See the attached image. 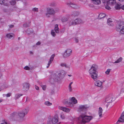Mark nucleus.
Masks as SVG:
<instances>
[{
    "mask_svg": "<svg viewBox=\"0 0 124 124\" xmlns=\"http://www.w3.org/2000/svg\"><path fill=\"white\" fill-rule=\"evenodd\" d=\"M66 74L65 71L62 70L54 74L52 77L50 81L51 82H57L59 80L60 78H63Z\"/></svg>",
    "mask_w": 124,
    "mask_h": 124,
    "instance_id": "1",
    "label": "nucleus"
},
{
    "mask_svg": "<svg viewBox=\"0 0 124 124\" xmlns=\"http://www.w3.org/2000/svg\"><path fill=\"white\" fill-rule=\"evenodd\" d=\"M97 68L98 66L97 65L93 64L89 70V72L91 75V77L95 81L97 80L98 78L96 71Z\"/></svg>",
    "mask_w": 124,
    "mask_h": 124,
    "instance_id": "2",
    "label": "nucleus"
},
{
    "mask_svg": "<svg viewBox=\"0 0 124 124\" xmlns=\"http://www.w3.org/2000/svg\"><path fill=\"white\" fill-rule=\"evenodd\" d=\"M93 118V116H86L85 114H82L79 117L78 119L79 123L84 124L89 122Z\"/></svg>",
    "mask_w": 124,
    "mask_h": 124,
    "instance_id": "3",
    "label": "nucleus"
},
{
    "mask_svg": "<svg viewBox=\"0 0 124 124\" xmlns=\"http://www.w3.org/2000/svg\"><path fill=\"white\" fill-rule=\"evenodd\" d=\"M116 29L118 31H119L121 34L124 35V22L118 21L116 26Z\"/></svg>",
    "mask_w": 124,
    "mask_h": 124,
    "instance_id": "4",
    "label": "nucleus"
},
{
    "mask_svg": "<svg viewBox=\"0 0 124 124\" xmlns=\"http://www.w3.org/2000/svg\"><path fill=\"white\" fill-rule=\"evenodd\" d=\"M59 10V9L57 8H56L55 10H54L52 8H48L47 9V12L51 15H54L56 12L58 11Z\"/></svg>",
    "mask_w": 124,
    "mask_h": 124,
    "instance_id": "5",
    "label": "nucleus"
},
{
    "mask_svg": "<svg viewBox=\"0 0 124 124\" xmlns=\"http://www.w3.org/2000/svg\"><path fill=\"white\" fill-rule=\"evenodd\" d=\"M72 53V50L70 49H68L65 51L63 54V57L67 58Z\"/></svg>",
    "mask_w": 124,
    "mask_h": 124,
    "instance_id": "6",
    "label": "nucleus"
},
{
    "mask_svg": "<svg viewBox=\"0 0 124 124\" xmlns=\"http://www.w3.org/2000/svg\"><path fill=\"white\" fill-rule=\"evenodd\" d=\"M58 116L57 115L54 116L52 118L49 119V121H51L52 124H55L58 122Z\"/></svg>",
    "mask_w": 124,
    "mask_h": 124,
    "instance_id": "7",
    "label": "nucleus"
},
{
    "mask_svg": "<svg viewBox=\"0 0 124 124\" xmlns=\"http://www.w3.org/2000/svg\"><path fill=\"white\" fill-rule=\"evenodd\" d=\"M23 89L24 90L26 91L28 90L30 87V85L29 83L24 82L23 84Z\"/></svg>",
    "mask_w": 124,
    "mask_h": 124,
    "instance_id": "8",
    "label": "nucleus"
},
{
    "mask_svg": "<svg viewBox=\"0 0 124 124\" xmlns=\"http://www.w3.org/2000/svg\"><path fill=\"white\" fill-rule=\"evenodd\" d=\"M88 107L87 106V105H81L79 106V111H83L86 109Z\"/></svg>",
    "mask_w": 124,
    "mask_h": 124,
    "instance_id": "9",
    "label": "nucleus"
},
{
    "mask_svg": "<svg viewBox=\"0 0 124 124\" xmlns=\"http://www.w3.org/2000/svg\"><path fill=\"white\" fill-rule=\"evenodd\" d=\"M113 98L111 97H108L105 99V102L107 103H110L112 101Z\"/></svg>",
    "mask_w": 124,
    "mask_h": 124,
    "instance_id": "10",
    "label": "nucleus"
},
{
    "mask_svg": "<svg viewBox=\"0 0 124 124\" xmlns=\"http://www.w3.org/2000/svg\"><path fill=\"white\" fill-rule=\"evenodd\" d=\"M120 122L122 123L124 122V115H122L117 122L116 123L118 124Z\"/></svg>",
    "mask_w": 124,
    "mask_h": 124,
    "instance_id": "11",
    "label": "nucleus"
},
{
    "mask_svg": "<svg viewBox=\"0 0 124 124\" xmlns=\"http://www.w3.org/2000/svg\"><path fill=\"white\" fill-rule=\"evenodd\" d=\"M59 108L66 112H68L70 111V109L69 108L65 107H59Z\"/></svg>",
    "mask_w": 124,
    "mask_h": 124,
    "instance_id": "12",
    "label": "nucleus"
},
{
    "mask_svg": "<svg viewBox=\"0 0 124 124\" xmlns=\"http://www.w3.org/2000/svg\"><path fill=\"white\" fill-rule=\"evenodd\" d=\"M116 3V0H109L107 2V4L108 5H113Z\"/></svg>",
    "mask_w": 124,
    "mask_h": 124,
    "instance_id": "13",
    "label": "nucleus"
},
{
    "mask_svg": "<svg viewBox=\"0 0 124 124\" xmlns=\"http://www.w3.org/2000/svg\"><path fill=\"white\" fill-rule=\"evenodd\" d=\"M107 23L110 26H112L114 25V24L112 21V19L111 18H109L107 20Z\"/></svg>",
    "mask_w": 124,
    "mask_h": 124,
    "instance_id": "14",
    "label": "nucleus"
},
{
    "mask_svg": "<svg viewBox=\"0 0 124 124\" xmlns=\"http://www.w3.org/2000/svg\"><path fill=\"white\" fill-rule=\"evenodd\" d=\"M103 110L102 108L100 107L99 108V110H98V114L99 115V116L100 117H102V112Z\"/></svg>",
    "mask_w": 124,
    "mask_h": 124,
    "instance_id": "15",
    "label": "nucleus"
},
{
    "mask_svg": "<svg viewBox=\"0 0 124 124\" xmlns=\"http://www.w3.org/2000/svg\"><path fill=\"white\" fill-rule=\"evenodd\" d=\"M70 102H71L72 104H71V106H72V103L74 104H76L77 103V101L76 100L74 97H72L71 99V101H70Z\"/></svg>",
    "mask_w": 124,
    "mask_h": 124,
    "instance_id": "16",
    "label": "nucleus"
},
{
    "mask_svg": "<svg viewBox=\"0 0 124 124\" xmlns=\"http://www.w3.org/2000/svg\"><path fill=\"white\" fill-rule=\"evenodd\" d=\"M92 1L93 3L95 5H98L101 3L100 0H91Z\"/></svg>",
    "mask_w": 124,
    "mask_h": 124,
    "instance_id": "17",
    "label": "nucleus"
},
{
    "mask_svg": "<svg viewBox=\"0 0 124 124\" xmlns=\"http://www.w3.org/2000/svg\"><path fill=\"white\" fill-rule=\"evenodd\" d=\"M79 12L74 11L72 13L71 15L72 16H77L79 15Z\"/></svg>",
    "mask_w": 124,
    "mask_h": 124,
    "instance_id": "18",
    "label": "nucleus"
},
{
    "mask_svg": "<svg viewBox=\"0 0 124 124\" xmlns=\"http://www.w3.org/2000/svg\"><path fill=\"white\" fill-rule=\"evenodd\" d=\"M26 31L28 35L30 34L33 32L32 29L30 28L28 29Z\"/></svg>",
    "mask_w": 124,
    "mask_h": 124,
    "instance_id": "19",
    "label": "nucleus"
},
{
    "mask_svg": "<svg viewBox=\"0 0 124 124\" xmlns=\"http://www.w3.org/2000/svg\"><path fill=\"white\" fill-rule=\"evenodd\" d=\"M106 16V15L103 13H101L99 15L98 17L99 19H101L105 17Z\"/></svg>",
    "mask_w": 124,
    "mask_h": 124,
    "instance_id": "20",
    "label": "nucleus"
},
{
    "mask_svg": "<svg viewBox=\"0 0 124 124\" xmlns=\"http://www.w3.org/2000/svg\"><path fill=\"white\" fill-rule=\"evenodd\" d=\"M102 84V82L100 81H96L95 84V85L98 86H101Z\"/></svg>",
    "mask_w": 124,
    "mask_h": 124,
    "instance_id": "21",
    "label": "nucleus"
},
{
    "mask_svg": "<svg viewBox=\"0 0 124 124\" xmlns=\"http://www.w3.org/2000/svg\"><path fill=\"white\" fill-rule=\"evenodd\" d=\"M13 34L11 33L7 34L6 35V37L9 39H11L13 37Z\"/></svg>",
    "mask_w": 124,
    "mask_h": 124,
    "instance_id": "22",
    "label": "nucleus"
},
{
    "mask_svg": "<svg viewBox=\"0 0 124 124\" xmlns=\"http://www.w3.org/2000/svg\"><path fill=\"white\" fill-rule=\"evenodd\" d=\"M54 31L56 33H59V28L58 27V25L57 24H56L55 25Z\"/></svg>",
    "mask_w": 124,
    "mask_h": 124,
    "instance_id": "23",
    "label": "nucleus"
},
{
    "mask_svg": "<svg viewBox=\"0 0 124 124\" xmlns=\"http://www.w3.org/2000/svg\"><path fill=\"white\" fill-rule=\"evenodd\" d=\"M76 20L77 24L83 22L82 20L80 18H78L76 19Z\"/></svg>",
    "mask_w": 124,
    "mask_h": 124,
    "instance_id": "24",
    "label": "nucleus"
},
{
    "mask_svg": "<svg viewBox=\"0 0 124 124\" xmlns=\"http://www.w3.org/2000/svg\"><path fill=\"white\" fill-rule=\"evenodd\" d=\"M23 95L21 94H16L15 97V100H17L21 96Z\"/></svg>",
    "mask_w": 124,
    "mask_h": 124,
    "instance_id": "25",
    "label": "nucleus"
},
{
    "mask_svg": "<svg viewBox=\"0 0 124 124\" xmlns=\"http://www.w3.org/2000/svg\"><path fill=\"white\" fill-rule=\"evenodd\" d=\"M64 102V103L66 105L69 106H71V104H72L71 102H70V101L68 102V101H65Z\"/></svg>",
    "mask_w": 124,
    "mask_h": 124,
    "instance_id": "26",
    "label": "nucleus"
},
{
    "mask_svg": "<svg viewBox=\"0 0 124 124\" xmlns=\"http://www.w3.org/2000/svg\"><path fill=\"white\" fill-rule=\"evenodd\" d=\"M122 59L123 58L122 57H120L118 60H117L116 61H115L114 62H113V63H119L122 61Z\"/></svg>",
    "mask_w": 124,
    "mask_h": 124,
    "instance_id": "27",
    "label": "nucleus"
},
{
    "mask_svg": "<svg viewBox=\"0 0 124 124\" xmlns=\"http://www.w3.org/2000/svg\"><path fill=\"white\" fill-rule=\"evenodd\" d=\"M73 83V82H71L69 85V89L70 92H71L72 91V88L71 85Z\"/></svg>",
    "mask_w": 124,
    "mask_h": 124,
    "instance_id": "28",
    "label": "nucleus"
},
{
    "mask_svg": "<svg viewBox=\"0 0 124 124\" xmlns=\"http://www.w3.org/2000/svg\"><path fill=\"white\" fill-rule=\"evenodd\" d=\"M61 66L62 67H65L66 68H68L69 67L68 66L66 63H62L60 64Z\"/></svg>",
    "mask_w": 124,
    "mask_h": 124,
    "instance_id": "29",
    "label": "nucleus"
},
{
    "mask_svg": "<svg viewBox=\"0 0 124 124\" xmlns=\"http://www.w3.org/2000/svg\"><path fill=\"white\" fill-rule=\"evenodd\" d=\"M18 115L19 117L21 118L23 117L25 115L24 113L23 112H20L18 114Z\"/></svg>",
    "mask_w": 124,
    "mask_h": 124,
    "instance_id": "30",
    "label": "nucleus"
},
{
    "mask_svg": "<svg viewBox=\"0 0 124 124\" xmlns=\"http://www.w3.org/2000/svg\"><path fill=\"white\" fill-rule=\"evenodd\" d=\"M11 5H14L16 3V2L15 0H12L10 1Z\"/></svg>",
    "mask_w": 124,
    "mask_h": 124,
    "instance_id": "31",
    "label": "nucleus"
},
{
    "mask_svg": "<svg viewBox=\"0 0 124 124\" xmlns=\"http://www.w3.org/2000/svg\"><path fill=\"white\" fill-rule=\"evenodd\" d=\"M30 26L29 23H27V22L23 24V26L24 27H27Z\"/></svg>",
    "mask_w": 124,
    "mask_h": 124,
    "instance_id": "32",
    "label": "nucleus"
},
{
    "mask_svg": "<svg viewBox=\"0 0 124 124\" xmlns=\"http://www.w3.org/2000/svg\"><path fill=\"white\" fill-rule=\"evenodd\" d=\"M116 9H119L121 8L120 5L118 4H116L115 7Z\"/></svg>",
    "mask_w": 124,
    "mask_h": 124,
    "instance_id": "33",
    "label": "nucleus"
},
{
    "mask_svg": "<svg viewBox=\"0 0 124 124\" xmlns=\"http://www.w3.org/2000/svg\"><path fill=\"white\" fill-rule=\"evenodd\" d=\"M45 105L47 106H51L52 104L49 101H46L45 102Z\"/></svg>",
    "mask_w": 124,
    "mask_h": 124,
    "instance_id": "34",
    "label": "nucleus"
},
{
    "mask_svg": "<svg viewBox=\"0 0 124 124\" xmlns=\"http://www.w3.org/2000/svg\"><path fill=\"white\" fill-rule=\"evenodd\" d=\"M68 18L66 17H64L62 18V22H64L68 20Z\"/></svg>",
    "mask_w": 124,
    "mask_h": 124,
    "instance_id": "35",
    "label": "nucleus"
},
{
    "mask_svg": "<svg viewBox=\"0 0 124 124\" xmlns=\"http://www.w3.org/2000/svg\"><path fill=\"white\" fill-rule=\"evenodd\" d=\"M74 4L72 2H69L68 3H67V4L69 6H70L72 8V7H73V5H74Z\"/></svg>",
    "mask_w": 124,
    "mask_h": 124,
    "instance_id": "36",
    "label": "nucleus"
},
{
    "mask_svg": "<svg viewBox=\"0 0 124 124\" xmlns=\"http://www.w3.org/2000/svg\"><path fill=\"white\" fill-rule=\"evenodd\" d=\"M73 20H72L69 22H68V23L70 26H71L73 25Z\"/></svg>",
    "mask_w": 124,
    "mask_h": 124,
    "instance_id": "37",
    "label": "nucleus"
},
{
    "mask_svg": "<svg viewBox=\"0 0 124 124\" xmlns=\"http://www.w3.org/2000/svg\"><path fill=\"white\" fill-rule=\"evenodd\" d=\"M51 34L54 37L55 36L56 34L54 32V31L53 30H52L51 32Z\"/></svg>",
    "mask_w": 124,
    "mask_h": 124,
    "instance_id": "38",
    "label": "nucleus"
},
{
    "mask_svg": "<svg viewBox=\"0 0 124 124\" xmlns=\"http://www.w3.org/2000/svg\"><path fill=\"white\" fill-rule=\"evenodd\" d=\"M28 109H25L23 110V113L25 114H26L28 112Z\"/></svg>",
    "mask_w": 124,
    "mask_h": 124,
    "instance_id": "39",
    "label": "nucleus"
},
{
    "mask_svg": "<svg viewBox=\"0 0 124 124\" xmlns=\"http://www.w3.org/2000/svg\"><path fill=\"white\" fill-rule=\"evenodd\" d=\"M9 26V28L8 30L9 31L12 28H13L14 27V25H10L8 26Z\"/></svg>",
    "mask_w": 124,
    "mask_h": 124,
    "instance_id": "40",
    "label": "nucleus"
},
{
    "mask_svg": "<svg viewBox=\"0 0 124 124\" xmlns=\"http://www.w3.org/2000/svg\"><path fill=\"white\" fill-rule=\"evenodd\" d=\"M32 10L34 12H38V8H35L32 9Z\"/></svg>",
    "mask_w": 124,
    "mask_h": 124,
    "instance_id": "41",
    "label": "nucleus"
},
{
    "mask_svg": "<svg viewBox=\"0 0 124 124\" xmlns=\"http://www.w3.org/2000/svg\"><path fill=\"white\" fill-rule=\"evenodd\" d=\"M24 69L25 70H29L31 69V68H30L28 66H25L24 67Z\"/></svg>",
    "mask_w": 124,
    "mask_h": 124,
    "instance_id": "42",
    "label": "nucleus"
},
{
    "mask_svg": "<svg viewBox=\"0 0 124 124\" xmlns=\"http://www.w3.org/2000/svg\"><path fill=\"white\" fill-rule=\"evenodd\" d=\"M111 69H108L107 70V71L105 72V73L107 75H108Z\"/></svg>",
    "mask_w": 124,
    "mask_h": 124,
    "instance_id": "43",
    "label": "nucleus"
},
{
    "mask_svg": "<svg viewBox=\"0 0 124 124\" xmlns=\"http://www.w3.org/2000/svg\"><path fill=\"white\" fill-rule=\"evenodd\" d=\"M56 4L54 2L50 4V6L52 7H54L56 6Z\"/></svg>",
    "mask_w": 124,
    "mask_h": 124,
    "instance_id": "44",
    "label": "nucleus"
},
{
    "mask_svg": "<svg viewBox=\"0 0 124 124\" xmlns=\"http://www.w3.org/2000/svg\"><path fill=\"white\" fill-rule=\"evenodd\" d=\"M1 86V87H3L4 88H7L8 87V86L5 83H4L3 85H2Z\"/></svg>",
    "mask_w": 124,
    "mask_h": 124,
    "instance_id": "45",
    "label": "nucleus"
},
{
    "mask_svg": "<svg viewBox=\"0 0 124 124\" xmlns=\"http://www.w3.org/2000/svg\"><path fill=\"white\" fill-rule=\"evenodd\" d=\"M41 86L43 89L44 90H45L46 89V85H41Z\"/></svg>",
    "mask_w": 124,
    "mask_h": 124,
    "instance_id": "46",
    "label": "nucleus"
},
{
    "mask_svg": "<svg viewBox=\"0 0 124 124\" xmlns=\"http://www.w3.org/2000/svg\"><path fill=\"white\" fill-rule=\"evenodd\" d=\"M108 4H107V5L105 6V8L108 10H110L111 9V8L110 7L108 6Z\"/></svg>",
    "mask_w": 124,
    "mask_h": 124,
    "instance_id": "47",
    "label": "nucleus"
},
{
    "mask_svg": "<svg viewBox=\"0 0 124 124\" xmlns=\"http://www.w3.org/2000/svg\"><path fill=\"white\" fill-rule=\"evenodd\" d=\"M72 8L76 9L78 8V7L77 5L74 4L73 7H72Z\"/></svg>",
    "mask_w": 124,
    "mask_h": 124,
    "instance_id": "48",
    "label": "nucleus"
},
{
    "mask_svg": "<svg viewBox=\"0 0 124 124\" xmlns=\"http://www.w3.org/2000/svg\"><path fill=\"white\" fill-rule=\"evenodd\" d=\"M55 56V54H53L51 56L50 59L53 61V60L54 59V57Z\"/></svg>",
    "mask_w": 124,
    "mask_h": 124,
    "instance_id": "49",
    "label": "nucleus"
},
{
    "mask_svg": "<svg viewBox=\"0 0 124 124\" xmlns=\"http://www.w3.org/2000/svg\"><path fill=\"white\" fill-rule=\"evenodd\" d=\"M5 2L4 0H0V4H3Z\"/></svg>",
    "mask_w": 124,
    "mask_h": 124,
    "instance_id": "50",
    "label": "nucleus"
},
{
    "mask_svg": "<svg viewBox=\"0 0 124 124\" xmlns=\"http://www.w3.org/2000/svg\"><path fill=\"white\" fill-rule=\"evenodd\" d=\"M73 25H75L76 24H77V22H76V20H73Z\"/></svg>",
    "mask_w": 124,
    "mask_h": 124,
    "instance_id": "51",
    "label": "nucleus"
},
{
    "mask_svg": "<svg viewBox=\"0 0 124 124\" xmlns=\"http://www.w3.org/2000/svg\"><path fill=\"white\" fill-rule=\"evenodd\" d=\"M50 14H49L48 13V12H47L46 14V16L47 17H50Z\"/></svg>",
    "mask_w": 124,
    "mask_h": 124,
    "instance_id": "52",
    "label": "nucleus"
},
{
    "mask_svg": "<svg viewBox=\"0 0 124 124\" xmlns=\"http://www.w3.org/2000/svg\"><path fill=\"white\" fill-rule=\"evenodd\" d=\"M11 93H8L6 95V97H10L11 95Z\"/></svg>",
    "mask_w": 124,
    "mask_h": 124,
    "instance_id": "53",
    "label": "nucleus"
},
{
    "mask_svg": "<svg viewBox=\"0 0 124 124\" xmlns=\"http://www.w3.org/2000/svg\"><path fill=\"white\" fill-rule=\"evenodd\" d=\"M54 93V89H52L51 91V93L52 94H53Z\"/></svg>",
    "mask_w": 124,
    "mask_h": 124,
    "instance_id": "54",
    "label": "nucleus"
},
{
    "mask_svg": "<svg viewBox=\"0 0 124 124\" xmlns=\"http://www.w3.org/2000/svg\"><path fill=\"white\" fill-rule=\"evenodd\" d=\"M35 89L37 90H39V87L38 86H36L35 85Z\"/></svg>",
    "mask_w": 124,
    "mask_h": 124,
    "instance_id": "55",
    "label": "nucleus"
},
{
    "mask_svg": "<svg viewBox=\"0 0 124 124\" xmlns=\"http://www.w3.org/2000/svg\"><path fill=\"white\" fill-rule=\"evenodd\" d=\"M23 3L24 5L25 6H26L27 5V2H24Z\"/></svg>",
    "mask_w": 124,
    "mask_h": 124,
    "instance_id": "56",
    "label": "nucleus"
},
{
    "mask_svg": "<svg viewBox=\"0 0 124 124\" xmlns=\"http://www.w3.org/2000/svg\"><path fill=\"white\" fill-rule=\"evenodd\" d=\"M41 44V43L39 41H38V42L36 43V44L37 45H40Z\"/></svg>",
    "mask_w": 124,
    "mask_h": 124,
    "instance_id": "57",
    "label": "nucleus"
},
{
    "mask_svg": "<svg viewBox=\"0 0 124 124\" xmlns=\"http://www.w3.org/2000/svg\"><path fill=\"white\" fill-rule=\"evenodd\" d=\"M61 117L63 119L65 118V117L63 115H61Z\"/></svg>",
    "mask_w": 124,
    "mask_h": 124,
    "instance_id": "58",
    "label": "nucleus"
},
{
    "mask_svg": "<svg viewBox=\"0 0 124 124\" xmlns=\"http://www.w3.org/2000/svg\"><path fill=\"white\" fill-rule=\"evenodd\" d=\"M52 61L53 60L50 59V60L48 62V63H49V64H50L52 62Z\"/></svg>",
    "mask_w": 124,
    "mask_h": 124,
    "instance_id": "59",
    "label": "nucleus"
},
{
    "mask_svg": "<svg viewBox=\"0 0 124 124\" xmlns=\"http://www.w3.org/2000/svg\"><path fill=\"white\" fill-rule=\"evenodd\" d=\"M52 122L51 121H49L47 123V124H52Z\"/></svg>",
    "mask_w": 124,
    "mask_h": 124,
    "instance_id": "60",
    "label": "nucleus"
},
{
    "mask_svg": "<svg viewBox=\"0 0 124 124\" xmlns=\"http://www.w3.org/2000/svg\"><path fill=\"white\" fill-rule=\"evenodd\" d=\"M121 8L123 10H124V5H123L121 7Z\"/></svg>",
    "mask_w": 124,
    "mask_h": 124,
    "instance_id": "61",
    "label": "nucleus"
},
{
    "mask_svg": "<svg viewBox=\"0 0 124 124\" xmlns=\"http://www.w3.org/2000/svg\"><path fill=\"white\" fill-rule=\"evenodd\" d=\"M3 123L4 124V123H5V124H7V122H6L5 120H3Z\"/></svg>",
    "mask_w": 124,
    "mask_h": 124,
    "instance_id": "62",
    "label": "nucleus"
},
{
    "mask_svg": "<svg viewBox=\"0 0 124 124\" xmlns=\"http://www.w3.org/2000/svg\"><path fill=\"white\" fill-rule=\"evenodd\" d=\"M89 6L90 7H93V5L91 4H89Z\"/></svg>",
    "mask_w": 124,
    "mask_h": 124,
    "instance_id": "63",
    "label": "nucleus"
},
{
    "mask_svg": "<svg viewBox=\"0 0 124 124\" xmlns=\"http://www.w3.org/2000/svg\"><path fill=\"white\" fill-rule=\"evenodd\" d=\"M75 41L76 43H78V39L76 38L75 39Z\"/></svg>",
    "mask_w": 124,
    "mask_h": 124,
    "instance_id": "64",
    "label": "nucleus"
}]
</instances>
